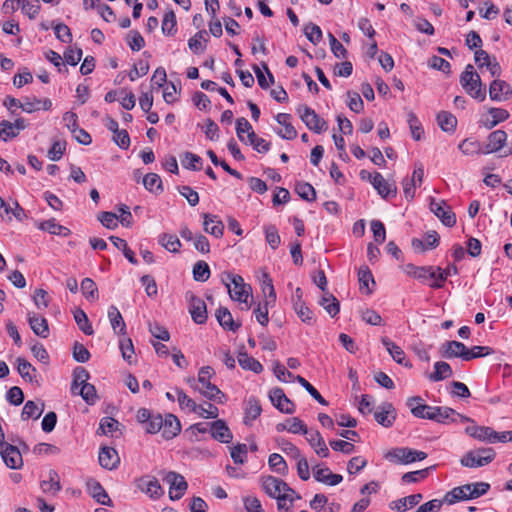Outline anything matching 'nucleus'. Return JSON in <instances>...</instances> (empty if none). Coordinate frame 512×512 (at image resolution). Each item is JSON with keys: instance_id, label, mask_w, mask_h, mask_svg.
Segmentation results:
<instances>
[{"instance_id": "13", "label": "nucleus", "mask_w": 512, "mask_h": 512, "mask_svg": "<svg viewBox=\"0 0 512 512\" xmlns=\"http://www.w3.org/2000/svg\"><path fill=\"white\" fill-rule=\"evenodd\" d=\"M189 300V312L193 321L197 324H204L207 320V308L205 302L194 294L187 295Z\"/></svg>"}, {"instance_id": "24", "label": "nucleus", "mask_w": 512, "mask_h": 512, "mask_svg": "<svg viewBox=\"0 0 512 512\" xmlns=\"http://www.w3.org/2000/svg\"><path fill=\"white\" fill-rule=\"evenodd\" d=\"M313 475L316 481L324 484L335 486L342 482L343 477L340 474H334L327 467L315 466Z\"/></svg>"}, {"instance_id": "11", "label": "nucleus", "mask_w": 512, "mask_h": 512, "mask_svg": "<svg viewBox=\"0 0 512 512\" xmlns=\"http://www.w3.org/2000/svg\"><path fill=\"white\" fill-rule=\"evenodd\" d=\"M489 96L492 101H507L512 97V87L506 81L496 79L489 86Z\"/></svg>"}, {"instance_id": "62", "label": "nucleus", "mask_w": 512, "mask_h": 512, "mask_svg": "<svg viewBox=\"0 0 512 512\" xmlns=\"http://www.w3.org/2000/svg\"><path fill=\"white\" fill-rule=\"evenodd\" d=\"M75 395H80L88 404H93L97 399L96 389L89 383L80 387Z\"/></svg>"}, {"instance_id": "44", "label": "nucleus", "mask_w": 512, "mask_h": 512, "mask_svg": "<svg viewBox=\"0 0 512 512\" xmlns=\"http://www.w3.org/2000/svg\"><path fill=\"white\" fill-rule=\"evenodd\" d=\"M319 304L331 317H334L339 313V301L329 292L324 293L323 297L319 300Z\"/></svg>"}, {"instance_id": "64", "label": "nucleus", "mask_w": 512, "mask_h": 512, "mask_svg": "<svg viewBox=\"0 0 512 512\" xmlns=\"http://www.w3.org/2000/svg\"><path fill=\"white\" fill-rule=\"evenodd\" d=\"M127 42L133 51H140L145 45L144 38L138 31L135 30L129 32L127 36Z\"/></svg>"}, {"instance_id": "57", "label": "nucleus", "mask_w": 512, "mask_h": 512, "mask_svg": "<svg viewBox=\"0 0 512 512\" xmlns=\"http://www.w3.org/2000/svg\"><path fill=\"white\" fill-rule=\"evenodd\" d=\"M162 32L169 36L176 32V15L172 10L164 14L162 20Z\"/></svg>"}, {"instance_id": "4", "label": "nucleus", "mask_w": 512, "mask_h": 512, "mask_svg": "<svg viewBox=\"0 0 512 512\" xmlns=\"http://www.w3.org/2000/svg\"><path fill=\"white\" fill-rule=\"evenodd\" d=\"M213 375L214 370L212 367L204 366L200 368L198 372V382L201 386L196 387L195 389L198 390L207 399L223 403V398H225V395L216 385L210 382V379Z\"/></svg>"}, {"instance_id": "46", "label": "nucleus", "mask_w": 512, "mask_h": 512, "mask_svg": "<svg viewBox=\"0 0 512 512\" xmlns=\"http://www.w3.org/2000/svg\"><path fill=\"white\" fill-rule=\"evenodd\" d=\"M74 320L78 325L79 329L86 335H92L94 330L90 324L87 314L80 308H77L73 312Z\"/></svg>"}, {"instance_id": "29", "label": "nucleus", "mask_w": 512, "mask_h": 512, "mask_svg": "<svg viewBox=\"0 0 512 512\" xmlns=\"http://www.w3.org/2000/svg\"><path fill=\"white\" fill-rule=\"evenodd\" d=\"M203 218V227L206 233H209L216 238L223 235L224 224L217 218V216L205 213L203 214Z\"/></svg>"}, {"instance_id": "8", "label": "nucleus", "mask_w": 512, "mask_h": 512, "mask_svg": "<svg viewBox=\"0 0 512 512\" xmlns=\"http://www.w3.org/2000/svg\"><path fill=\"white\" fill-rule=\"evenodd\" d=\"M163 480L169 485V498L171 500H179L188 488L185 478L174 471L166 473Z\"/></svg>"}, {"instance_id": "18", "label": "nucleus", "mask_w": 512, "mask_h": 512, "mask_svg": "<svg viewBox=\"0 0 512 512\" xmlns=\"http://www.w3.org/2000/svg\"><path fill=\"white\" fill-rule=\"evenodd\" d=\"M27 321L29 323V326L31 330L34 332L35 335L41 337V338H48L50 334L48 321L43 316L35 313V312H28L27 313Z\"/></svg>"}, {"instance_id": "12", "label": "nucleus", "mask_w": 512, "mask_h": 512, "mask_svg": "<svg viewBox=\"0 0 512 512\" xmlns=\"http://www.w3.org/2000/svg\"><path fill=\"white\" fill-rule=\"evenodd\" d=\"M272 404L282 413L293 414L295 412L294 403L285 395L281 388H274L269 393Z\"/></svg>"}, {"instance_id": "6", "label": "nucleus", "mask_w": 512, "mask_h": 512, "mask_svg": "<svg viewBox=\"0 0 512 512\" xmlns=\"http://www.w3.org/2000/svg\"><path fill=\"white\" fill-rule=\"evenodd\" d=\"M507 133L503 130H496L491 132L487 137V142L484 146L483 154L496 153L503 150V156L512 154V144H507Z\"/></svg>"}, {"instance_id": "19", "label": "nucleus", "mask_w": 512, "mask_h": 512, "mask_svg": "<svg viewBox=\"0 0 512 512\" xmlns=\"http://www.w3.org/2000/svg\"><path fill=\"white\" fill-rule=\"evenodd\" d=\"M138 488L147 494L149 497L158 499L163 494L164 491L159 483V481L152 476H143L138 480Z\"/></svg>"}, {"instance_id": "2", "label": "nucleus", "mask_w": 512, "mask_h": 512, "mask_svg": "<svg viewBox=\"0 0 512 512\" xmlns=\"http://www.w3.org/2000/svg\"><path fill=\"white\" fill-rule=\"evenodd\" d=\"M223 283L228 289L230 298L234 301H238L245 305V309H249L251 303L249 301L252 298V288L249 284L244 282V279L240 275L232 273H226L225 278H222Z\"/></svg>"}, {"instance_id": "1", "label": "nucleus", "mask_w": 512, "mask_h": 512, "mask_svg": "<svg viewBox=\"0 0 512 512\" xmlns=\"http://www.w3.org/2000/svg\"><path fill=\"white\" fill-rule=\"evenodd\" d=\"M261 487L265 493L277 500L278 510L288 512L296 499L301 496L280 478L267 475L260 479Z\"/></svg>"}, {"instance_id": "40", "label": "nucleus", "mask_w": 512, "mask_h": 512, "mask_svg": "<svg viewBox=\"0 0 512 512\" xmlns=\"http://www.w3.org/2000/svg\"><path fill=\"white\" fill-rule=\"evenodd\" d=\"M17 364V370L24 380H27L30 383H38V380L36 379L37 370L31 365V363H29L26 359L19 357L17 358Z\"/></svg>"}, {"instance_id": "14", "label": "nucleus", "mask_w": 512, "mask_h": 512, "mask_svg": "<svg viewBox=\"0 0 512 512\" xmlns=\"http://www.w3.org/2000/svg\"><path fill=\"white\" fill-rule=\"evenodd\" d=\"M431 211L448 227H452L456 223V216L447 206L445 201L432 200L430 203Z\"/></svg>"}, {"instance_id": "58", "label": "nucleus", "mask_w": 512, "mask_h": 512, "mask_svg": "<svg viewBox=\"0 0 512 512\" xmlns=\"http://www.w3.org/2000/svg\"><path fill=\"white\" fill-rule=\"evenodd\" d=\"M193 277L196 281L205 282L210 277V269L205 261H198L193 267Z\"/></svg>"}, {"instance_id": "47", "label": "nucleus", "mask_w": 512, "mask_h": 512, "mask_svg": "<svg viewBox=\"0 0 512 512\" xmlns=\"http://www.w3.org/2000/svg\"><path fill=\"white\" fill-rule=\"evenodd\" d=\"M41 489L44 493L56 494L61 490V485L56 471L49 472V479L41 482Z\"/></svg>"}, {"instance_id": "5", "label": "nucleus", "mask_w": 512, "mask_h": 512, "mask_svg": "<svg viewBox=\"0 0 512 512\" xmlns=\"http://www.w3.org/2000/svg\"><path fill=\"white\" fill-rule=\"evenodd\" d=\"M495 451L492 448H479L467 452L461 459L460 463L464 467L476 468L488 465L495 458Z\"/></svg>"}, {"instance_id": "21", "label": "nucleus", "mask_w": 512, "mask_h": 512, "mask_svg": "<svg viewBox=\"0 0 512 512\" xmlns=\"http://www.w3.org/2000/svg\"><path fill=\"white\" fill-rule=\"evenodd\" d=\"M208 425L211 435L215 440L222 443L232 441L233 435L224 420H216Z\"/></svg>"}, {"instance_id": "3", "label": "nucleus", "mask_w": 512, "mask_h": 512, "mask_svg": "<svg viewBox=\"0 0 512 512\" xmlns=\"http://www.w3.org/2000/svg\"><path fill=\"white\" fill-rule=\"evenodd\" d=\"M460 83L463 89L474 99L482 102L486 98V90L482 85L480 76L474 72L471 64L465 67L460 76Z\"/></svg>"}, {"instance_id": "45", "label": "nucleus", "mask_w": 512, "mask_h": 512, "mask_svg": "<svg viewBox=\"0 0 512 512\" xmlns=\"http://www.w3.org/2000/svg\"><path fill=\"white\" fill-rule=\"evenodd\" d=\"M238 363L243 369L253 371L254 373H260L263 370L262 364L246 352L239 353Z\"/></svg>"}, {"instance_id": "27", "label": "nucleus", "mask_w": 512, "mask_h": 512, "mask_svg": "<svg viewBox=\"0 0 512 512\" xmlns=\"http://www.w3.org/2000/svg\"><path fill=\"white\" fill-rule=\"evenodd\" d=\"M276 121L283 126V130H279L277 134L283 139L292 140L296 138L297 131L291 124V115L288 113H279L275 117Z\"/></svg>"}, {"instance_id": "59", "label": "nucleus", "mask_w": 512, "mask_h": 512, "mask_svg": "<svg viewBox=\"0 0 512 512\" xmlns=\"http://www.w3.org/2000/svg\"><path fill=\"white\" fill-rule=\"evenodd\" d=\"M407 122L409 124V128H410L412 137L416 141H419L421 139V136H422V133H423V129H422L421 123L419 122V120H418L417 116L415 115V113L410 111L407 114Z\"/></svg>"}, {"instance_id": "28", "label": "nucleus", "mask_w": 512, "mask_h": 512, "mask_svg": "<svg viewBox=\"0 0 512 512\" xmlns=\"http://www.w3.org/2000/svg\"><path fill=\"white\" fill-rule=\"evenodd\" d=\"M381 342L385 346V348L387 349L388 353L391 355V357L393 358V360L395 362H397L398 364L404 365L406 367H411L412 366L408 361H406L405 353H404L403 349L400 346H398L397 344L392 342L387 337H383L381 339Z\"/></svg>"}, {"instance_id": "37", "label": "nucleus", "mask_w": 512, "mask_h": 512, "mask_svg": "<svg viewBox=\"0 0 512 512\" xmlns=\"http://www.w3.org/2000/svg\"><path fill=\"white\" fill-rule=\"evenodd\" d=\"M407 406L410 408L411 413L417 417L422 419H428L426 415L431 413L428 408H434L433 406H429L422 403V398L419 396L411 397L407 400Z\"/></svg>"}, {"instance_id": "25", "label": "nucleus", "mask_w": 512, "mask_h": 512, "mask_svg": "<svg viewBox=\"0 0 512 512\" xmlns=\"http://www.w3.org/2000/svg\"><path fill=\"white\" fill-rule=\"evenodd\" d=\"M52 107L50 99H38L36 97H26L20 104V108L26 113H32L40 109L49 110Z\"/></svg>"}, {"instance_id": "23", "label": "nucleus", "mask_w": 512, "mask_h": 512, "mask_svg": "<svg viewBox=\"0 0 512 512\" xmlns=\"http://www.w3.org/2000/svg\"><path fill=\"white\" fill-rule=\"evenodd\" d=\"M99 463L100 465L108 470L117 468L120 463V458L117 451L112 447L104 446L99 452Z\"/></svg>"}, {"instance_id": "15", "label": "nucleus", "mask_w": 512, "mask_h": 512, "mask_svg": "<svg viewBox=\"0 0 512 512\" xmlns=\"http://www.w3.org/2000/svg\"><path fill=\"white\" fill-rule=\"evenodd\" d=\"M1 457L6 466L11 469H18L23 464L19 449L9 443H5L4 446H1Z\"/></svg>"}, {"instance_id": "55", "label": "nucleus", "mask_w": 512, "mask_h": 512, "mask_svg": "<svg viewBox=\"0 0 512 512\" xmlns=\"http://www.w3.org/2000/svg\"><path fill=\"white\" fill-rule=\"evenodd\" d=\"M120 423L111 417H104L100 421L99 428L97 430V434H112L113 432L119 429Z\"/></svg>"}, {"instance_id": "52", "label": "nucleus", "mask_w": 512, "mask_h": 512, "mask_svg": "<svg viewBox=\"0 0 512 512\" xmlns=\"http://www.w3.org/2000/svg\"><path fill=\"white\" fill-rule=\"evenodd\" d=\"M161 245L172 253H177L181 247V242L176 235L164 233L160 236Z\"/></svg>"}, {"instance_id": "22", "label": "nucleus", "mask_w": 512, "mask_h": 512, "mask_svg": "<svg viewBox=\"0 0 512 512\" xmlns=\"http://www.w3.org/2000/svg\"><path fill=\"white\" fill-rule=\"evenodd\" d=\"M467 347L459 341H446L442 344L440 351L445 358H461L464 360Z\"/></svg>"}, {"instance_id": "61", "label": "nucleus", "mask_w": 512, "mask_h": 512, "mask_svg": "<svg viewBox=\"0 0 512 512\" xmlns=\"http://www.w3.org/2000/svg\"><path fill=\"white\" fill-rule=\"evenodd\" d=\"M176 393H177V400H178V403H179V406L182 408V409H189L190 411L192 412H197L198 411V406L196 404V402L191 399L190 397H188L183 390L181 389H176Z\"/></svg>"}, {"instance_id": "33", "label": "nucleus", "mask_w": 512, "mask_h": 512, "mask_svg": "<svg viewBox=\"0 0 512 512\" xmlns=\"http://www.w3.org/2000/svg\"><path fill=\"white\" fill-rule=\"evenodd\" d=\"M470 490L471 488L469 484L455 487L445 494L443 501L448 504H454L457 501L472 499Z\"/></svg>"}, {"instance_id": "38", "label": "nucleus", "mask_w": 512, "mask_h": 512, "mask_svg": "<svg viewBox=\"0 0 512 512\" xmlns=\"http://www.w3.org/2000/svg\"><path fill=\"white\" fill-rule=\"evenodd\" d=\"M261 412L262 408L260 402L254 397L249 398L245 407L244 424L251 425L252 422L260 416Z\"/></svg>"}, {"instance_id": "53", "label": "nucleus", "mask_w": 512, "mask_h": 512, "mask_svg": "<svg viewBox=\"0 0 512 512\" xmlns=\"http://www.w3.org/2000/svg\"><path fill=\"white\" fill-rule=\"evenodd\" d=\"M458 148L466 156L483 153V150L481 149V144L471 139L463 140L459 144Z\"/></svg>"}, {"instance_id": "50", "label": "nucleus", "mask_w": 512, "mask_h": 512, "mask_svg": "<svg viewBox=\"0 0 512 512\" xmlns=\"http://www.w3.org/2000/svg\"><path fill=\"white\" fill-rule=\"evenodd\" d=\"M437 121L443 131L452 132L456 128L457 120L451 113L440 112L437 115Z\"/></svg>"}, {"instance_id": "36", "label": "nucleus", "mask_w": 512, "mask_h": 512, "mask_svg": "<svg viewBox=\"0 0 512 512\" xmlns=\"http://www.w3.org/2000/svg\"><path fill=\"white\" fill-rule=\"evenodd\" d=\"M36 225H37L38 229H40L42 231H46L53 235H59V236L66 237L70 234V230L67 227L62 226L59 223H57L55 219H49L46 221L37 222Z\"/></svg>"}, {"instance_id": "30", "label": "nucleus", "mask_w": 512, "mask_h": 512, "mask_svg": "<svg viewBox=\"0 0 512 512\" xmlns=\"http://www.w3.org/2000/svg\"><path fill=\"white\" fill-rule=\"evenodd\" d=\"M509 116L510 114L506 109L492 107L488 109V117L482 122L487 129H492L500 122L507 120Z\"/></svg>"}, {"instance_id": "51", "label": "nucleus", "mask_w": 512, "mask_h": 512, "mask_svg": "<svg viewBox=\"0 0 512 512\" xmlns=\"http://www.w3.org/2000/svg\"><path fill=\"white\" fill-rule=\"evenodd\" d=\"M295 192L306 201H314L316 199V191L314 187L307 182H297Z\"/></svg>"}, {"instance_id": "32", "label": "nucleus", "mask_w": 512, "mask_h": 512, "mask_svg": "<svg viewBox=\"0 0 512 512\" xmlns=\"http://www.w3.org/2000/svg\"><path fill=\"white\" fill-rule=\"evenodd\" d=\"M422 499L423 496L421 493L412 494L401 499H398L396 501H393L390 504V507L391 509L397 510L399 512H405L408 509H411L418 505Z\"/></svg>"}, {"instance_id": "63", "label": "nucleus", "mask_w": 512, "mask_h": 512, "mask_svg": "<svg viewBox=\"0 0 512 512\" xmlns=\"http://www.w3.org/2000/svg\"><path fill=\"white\" fill-rule=\"evenodd\" d=\"M81 289L83 294L88 298L95 300L98 298V289L95 282L91 278L82 280Z\"/></svg>"}, {"instance_id": "48", "label": "nucleus", "mask_w": 512, "mask_h": 512, "mask_svg": "<svg viewBox=\"0 0 512 512\" xmlns=\"http://www.w3.org/2000/svg\"><path fill=\"white\" fill-rule=\"evenodd\" d=\"M89 379L88 371L83 367H77L73 371V382L71 385V392L73 394L77 393V390L80 389L84 384L87 383Z\"/></svg>"}, {"instance_id": "31", "label": "nucleus", "mask_w": 512, "mask_h": 512, "mask_svg": "<svg viewBox=\"0 0 512 512\" xmlns=\"http://www.w3.org/2000/svg\"><path fill=\"white\" fill-rule=\"evenodd\" d=\"M307 435L306 439L316 454L324 458L328 457L329 449L321 434L318 431H311Z\"/></svg>"}, {"instance_id": "39", "label": "nucleus", "mask_w": 512, "mask_h": 512, "mask_svg": "<svg viewBox=\"0 0 512 512\" xmlns=\"http://www.w3.org/2000/svg\"><path fill=\"white\" fill-rule=\"evenodd\" d=\"M216 318L219 324L226 330L236 331L240 327V324L233 320L231 312L225 307L217 309Z\"/></svg>"}, {"instance_id": "41", "label": "nucleus", "mask_w": 512, "mask_h": 512, "mask_svg": "<svg viewBox=\"0 0 512 512\" xmlns=\"http://www.w3.org/2000/svg\"><path fill=\"white\" fill-rule=\"evenodd\" d=\"M108 317L111 323V326L114 330V332L119 334H125L126 333V324L123 320V317L117 307L110 306L108 309Z\"/></svg>"}, {"instance_id": "26", "label": "nucleus", "mask_w": 512, "mask_h": 512, "mask_svg": "<svg viewBox=\"0 0 512 512\" xmlns=\"http://www.w3.org/2000/svg\"><path fill=\"white\" fill-rule=\"evenodd\" d=\"M161 431L165 439H172L181 431L179 419L173 414H167L165 418H163Z\"/></svg>"}, {"instance_id": "49", "label": "nucleus", "mask_w": 512, "mask_h": 512, "mask_svg": "<svg viewBox=\"0 0 512 512\" xmlns=\"http://www.w3.org/2000/svg\"><path fill=\"white\" fill-rule=\"evenodd\" d=\"M144 187L150 192L161 193L163 191L162 181L158 174L148 173L143 178Z\"/></svg>"}, {"instance_id": "43", "label": "nucleus", "mask_w": 512, "mask_h": 512, "mask_svg": "<svg viewBox=\"0 0 512 512\" xmlns=\"http://www.w3.org/2000/svg\"><path fill=\"white\" fill-rule=\"evenodd\" d=\"M44 403L40 402L38 406L34 401H27L22 409L21 418L28 420L29 418L38 419L44 411Z\"/></svg>"}, {"instance_id": "35", "label": "nucleus", "mask_w": 512, "mask_h": 512, "mask_svg": "<svg viewBox=\"0 0 512 512\" xmlns=\"http://www.w3.org/2000/svg\"><path fill=\"white\" fill-rule=\"evenodd\" d=\"M375 420L384 427L392 426L395 420L394 408L391 403H384L380 411L374 413Z\"/></svg>"}, {"instance_id": "7", "label": "nucleus", "mask_w": 512, "mask_h": 512, "mask_svg": "<svg viewBox=\"0 0 512 512\" xmlns=\"http://www.w3.org/2000/svg\"><path fill=\"white\" fill-rule=\"evenodd\" d=\"M301 120L305 123L307 128L315 133H321L327 129V123L322 119L312 108L306 105H300L297 108Z\"/></svg>"}, {"instance_id": "20", "label": "nucleus", "mask_w": 512, "mask_h": 512, "mask_svg": "<svg viewBox=\"0 0 512 512\" xmlns=\"http://www.w3.org/2000/svg\"><path fill=\"white\" fill-rule=\"evenodd\" d=\"M440 271V267L436 266H415L413 264H407L405 266V272L410 276L422 282L428 279H433Z\"/></svg>"}, {"instance_id": "17", "label": "nucleus", "mask_w": 512, "mask_h": 512, "mask_svg": "<svg viewBox=\"0 0 512 512\" xmlns=\"http://www.w3.org/2000/svg\"><path fill=\"white\" fill-rule=\"evenodd\" d=\"M371 184L382 198L395 197L397 186L394 182H388L380 173L376 172L371 178Z\"/></svg>"}, {"instance_id": "60", "label": "nucleus", "mask_w": 512, "mask_h": 512, "mask_svg": "<svg viewBox=\"0 0 512 512\" xmlns=\"http://www.w3.org/2000/svg\"><path fill=\"white\" fill-rule=\"evenodd\" d=\"M493 353V350L487 346H473L471 349H466L464 361H470L475 358L484 357Z\"/></svg>"}, {"instance_id": "16", "label": "nucleus", "mask_w": 512, "mask_h": 512, "mask_svg": "<svg viewBox=\"0 0 512 512\" xmlns=\"http://www.w3.org/2000/svg\"><path fill=\"white\" fill-rule=\"evenodd\" d=\"M26 122L23 118H18L15 122L3 120L0 122V138L8 141L15 138L20 131L26 128Z\"/></svg>"}, {"instance_id": "54", "label": "nucleus", "mask_w": 512, "mask_h": 512, "mask_svg": "<svg viewBox=\"0 0 512 512\" xmlns=\"http://www.w3.org/2000/svg\"><path fill=\"white\" fill-rule=\"evenodd\" d=\"M269 466L271 469H273L275 472L285 475L288 472L287 464L284 460V458L277 453H273L269 456L268 460Z\"/></svg>"}, {"instance_id": "56", "label": "nucleus", "mask_w": 512, "mask_h": 512, "mask_svg": "<svg viewBox=\"0 0 512 512\" xmlns=\"http://www.w3.org/2000/svg\"><path fill=\"white\" fill-rule=\"evenodd\" d=\"M296 381L320 404L328 405V402L321 396L317 389L300 375L296 376Z\"/></svg>"}, {"instance_id": "42", "label": "nucleus", "mask_w": 512, "mask_h": 512, "mask_svg": "<svg viewBox=\"0 0 512 512\" xmlns=\"http://www.w3.org/2000/svg\"><path fill=\"white\" fill-rule=\"evenodd\" d=\"M435 371L429 375V379L434 382L442 381L452 376L451 366L444 361H438L434 364Z\"/></svg>"}, {"instance_id": "9", "label": "nucleus", "mask_w": 512, "mask_h": 512, "mask_svg": "<svg viewBox=\"0 0 512 512\" xmlns=\"http://www.w3.org/2000/svg\"><path fill=\"white\" fill-rule=\"evenodd\" d=\"M386 459H394L402 464H409L415 461H422L427 458V454L411 448H396L386 454Z\"/></svg>"}, {"instance_id": "10", "label": "nucleus", "mask_w": 512, "mask_h": 512, "mask_svg": "<svg viewBox=\"0 0 512 512\" xmlns=\"http://www.w3.org/2000/svg\"><path fill=\"white\" fill-rule=\"evenodd\" d=\"M428 410L431 412L426 415L428 419L438 423H447L448 421L455 422L457 418H459L460 421H470L469 417L459 414L450 407H434L428 408Z\"/></svg>"}, {"instance_id": "34", "label": "nucleus", "mask_w": 512, "mask_h": 512, "mask_svg": "<svg viewBox=\"0 0 512 512\" xmlns=\"http://www.w3.org/2000/svg\"><path fill=\"white\" fill-rule=\"evenodd\" d=\"M91 496L100 504L105 506H112V501L103 486L95 480L87 483Z\"/></svg>"}]
</instances>
